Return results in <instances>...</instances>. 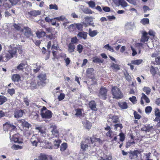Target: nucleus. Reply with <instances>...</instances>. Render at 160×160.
I'll return each mask as SVG.
<instances>
[{
	"instance_id": "20e7f679",
	"label": "nucleus",
	"mask_w": 160,
	"mask_h": 160,
	"mask_svg": "<svg viewBox=\"0 0 160 160\" xmlns=\"http://www.w3.org/2000/svg\"><path fill=\"white\" fill-rule=\"evenodd\" d=\"M38 79L37 84L39 87L41 88L45 86L46 82V76L45 74L42 73L38 75L37 77Z\"/></svg>"
},
{
	"instance_id": "6e6d98bb",
	"label": "nucleus",
	"mask_w": 160,
	"mask_h": 160,
	"mask_svg": "<svg viewBox=\"0 0 160 160\" xmlns=\"http://www.w3.org/2000/svg\"><path fill=\"white\" fill-rule=\"evenodd\" d=\"M152 110V108L151 106H147L145 108V111L146 113H150Z\"/></svg>"
},
{
	"instance_id": "4be33fe9",
	"label": "nucleus",
	"mask_w": 160,
	"mask_h": 160,
	"mask_svg": "<svg viewBox=\"0 0 160 160\" xmlns=\"http://www.w3.org/2000/svg\"><path fill=\"white\" fill-rule=\"evenodd\" d=\"M98 33L97 30L92 31L91 28H89L88 30L89 35L91 37H93L96 36Z\"/></svg>"
},
{
	"instance_id": "13d9d810",
	"label": "nucleus",
	"mask_w": 160,
	"mask_h": 160,
	"mask_svg": "<svg viewBox=\"0 0 160 160\" xmlns=\"http://www.w3.org/2000/svg\"><path fill=\"white\" fill-rule=\"evenodd\" d=\"M53 44L52 46V49H57V42L56 40L52 41Z\"/></svg>"
},
{
	"instance_id": "5701e85b",
	"label": "nucleus",
	"mask_w": 160,
	"mask_h": 160,
	"mask_svg": "<svg viewBox=\"0 0 160 160\" xmlns=\"http://www.w3.org/2000/svg\"><path fill=\"white\" fill-rule=\"evenodd\" d=\"M134 27L133 23L128 22L125 25V28L127 30H132Z\"/></svg>"
},
{
	"instance_id": "7c9ffc66",
	"label": "nucleus",
	"mask_w": 160,
	"mask_h": 160,
	"mask_svg": "<svg viewBox=\"0 0 160 160\" xmlns=\"http://www.w3.org/2000/svg\"><path fill=\"white\" fill-rule=\"evenodd\" d=\"M143 61L142 59H137L136 60H132L131 61V63L136 65H139L141 64Z\"/></svg>"
},
{
	"instance_id": "bf43d9fd",
	"label": "nucleus",
	"mask_w": 160,
	"mask_h": 160,
	"mask_svg": "<svg viewBox=\"0 0 160 160\" xmlns=\"http://www.w3.org/2000/svg\"><path fill=\"white\" fill-rule=\"evenodd\" d=\"M8 0L7 1V2H5L4 4V5L6 8H10L13 6L12 3H10L9 2H8Z\"/></svg>"
},
{
	"instance_id": "412c9836",
	"label": "nucleus",
	"mask_w": 160,
	"mask_h": 160,
	"mask_svg": "<svg viewBox=\"0 0 160 160\" xmlns=\"http://www.w3.org/2000/svg\"><path fill=\"white\" fill-rule=\"evenodd\" d=\"M39 158V160H52L51 156L47 158L46 155L42 154H40Z\"/></svg>"
},
{
	"instance_id": "9d476101",
	"label": "nucleus",
	"mask_w": 160,
	"mask_h": 160,
	"mask_svg": "<svg viewBox=\"0 0 160 160\" xmlns=\"http://www.w3.org/2000/svg\"><path fill=\"white\" fill-rule=\"evenodd\" d=\"M130 159H134L137 158L138 157V154H139V151L138 150H135L134 151H130L128 152Z\"/></svg>"
},
{
	"instance_id": "f03ea898",
	"label": "nucleus",
	"mask_w": 160,
	"mask_h": 160,
	"mask_svg": "<svg viewBox=\"0 0 160 160\" xmlns=\"http://www.w3.org/2000/svg\"><path fill=\"white\" fill-rule=\"evenodd\" d=\"M20 122L22 126L25 131L24 132L23 134L27 138H28L31 135L30 131L32 128L31 125L24 119L21 120Z\"/></svg>"
},
{
	"instance_id": "0e129e2a",
	"label": "nucleus",
	"mask_w": 160,
	"mask_h": 160,
	"mask_svg": "<svg viewBox=\"0 0 160 160\" xmlns=\"http://www.w3.org/2000/svg\"><path fill=\"white\" fill-rule=\"evenodd\" d=\"M101 158L102 159L101 160H112V157L111 155L106 156V157L105 158L104 157H101Z\"/></svg>"
},
{
	"instance_id": "603ef678",
	"label": "nucleus",
	"mask_w": 160,
	"mask_h": 160,
	"mask_svg": "<svg viewBox=\"0 0 160 160\" xmlns=\"http://www.w3.org/2000/svg\"><path fill=\"white\" fill-rule=\"evenodd\" d=\"M77 51L80 53L82 52L83 49V47L81 44H79L77 46Z\"/></svg>"
},
{
	"instance_id": "c85d7f7f",
	"label": "nucleus",
	"mask_w": 160,
	"mask_h": 160,
	"mask_svg": "<svg viewBox=\"0 0 160 160\" xmlns=\"http://www.w3.org/2000/svg\"><path fill=\"white\" fill-rule=\"evenodd\" d=\"M36 34L38 38H40L45 36L46 33L43 31H38L36 32Z\"/></svg>"
},
{
	"instance_id": "1a4fd4ad",
	"label": "nucleus",
	"mask_w": 160,
	"mask_h": 160,
	"mask_svg": "<svg viewBox=\"0 0 160 160\" xmlns=\"http://www.w3.org/2000/svg\"><path fill=\"white\" fill-rule=\"evenodd\" d=\"M107 89L105 88H101L100 90L99 97L103 100L106 99L107 98Z\"/></svg>"
},
{
	"instance_id": "774afa93",
	"label": "nucleus",
	"mask_w": 160,
	"mask_h": 160,
	"mask_svg": "<svg viewBox=\"0 0 160 160\" xmlns=\"http://www.w3.org/2000/svg\"><path fill=\"white\" fill-rule=\"evenodd\" d=\"M155 115L156 116L160 118V112L159 109L158 108L155 109Z\"/></svg>"
},
{
	"instance_id": "338daca9",
	"label": "nucleus",
	"mask_w": 160,
	"mask_h": 160,
	"mask_svg": "<svg viewBox=\"0 0 160 160\" xmlns=\"http://www.w3.org/2000/svg\"><path fill=\"white\" fill-rule=\"evenodd\" d=\"M120 137V140L121 142H123L125 139V136L124 134L122 132L119 134Z\"/></svg>"
},
{
	"instance_id": "5fc2aeb1",
	"label": "nucleus",
	"mask_w": 160,
	"mask_h": 160,
	"mask_svg": "<svg viewBox=\"0 0 160 160\" xmlns=\"http://www.w3.org/2000/svg\"><path fill=\"white\" fill-rule=\"evenodd\" d=\"M7 92L11 96H12L15 93V91L14 88H8L7 90Z\"/></svg>"
},
{
	"instance_id": "423d86ee",
	"label": "nucleus",
	"mask_w": 160,
	"mask_h": 160,
	"mask_svg": "<svg viewBox=\"0 0 160 160\" xmlns=\"http://www.w3.org/2000/svg\"><path fill=\"white\" fill-rule=\"evenodd\" d=\"M113 98L116 99H121L123 97V95L120 89L117 87H113L112 89Z\"/></svg>"
},
{
	"instance_id": "58836bf2",
	"label": "nucleus",
	"mask_w": 160,
	"mask_h": 160,
	"mask_svg": "<svg viewBox=\"0 0 160 160\" xmlns=\"http://www.w3.org/2000/svg\"><path fill=\"white\" fill-rule=\"evenodd\" d=\"M142 90L143 91L145 92L148 95L150 94L151 91V88L148 87H144L143 88Z\"/></svg>"
},
{
	"instance_id": "4d7b16f0",
	"label": "nucleus",
	"mask_w": 160,
	"mask_h": 160,
	"mask_svg": "<svg viewBox=\"0 0 160 160\" xmlns=\"http://www.w3.org/2000/svg\"><path fill=\"white\" fill-rule=\"evenodd\" d=\"M12 148L15 150L21 149L22 148V147L19 145L14 144L12 147Z\"/></svg>"
},
{
	"instance_id": "864d4df0",
	"label": "nucleus",
	"mask_w": 160,
	"mask_h": 160,
	"mask_svg": "<svg viewBox=\"0 0 160 160\" xmlns=\"http://www.w3.org/2000/svg\"><path fill=\"white\" fill-rule=\"evenodd\" d=\"M20 0H9L8 1V2L12 3V6L16 5L20 1Z\"/></svg>"
},
{
	"instance_id": "de8ad7c7",
	"label": "nucleus",
	"mask_w": 160,
	"mask_h": 160,
	"mask_svg": "<svg viewBox=\"0 0 160 160\" xmlns=\"http://www.w3.org/2000/svg\"><path fill=\"white\" fill-rule=\"evenodd\" d=\"M49 8L51 10H58V6L55 4H50L49 6Z\"/></svg>"
},
{
	"instance_id": "f8f14e48",
	"label": "nucleus",
	"mask_w": 160,
	"mask_h": 160,
	"mask_svg": "<svg viewBox=\"0 0 160 160\" xmlns=\"http://www.w3.org/2000/svg\"><path fill=\"white\" fill-rule=\"evenodd\" d=\"M53 145L52 146H50V147H48L49 148L52 149L58 148L60 145V144L61 142L60 140L58 139L57 138L56 139H53Z\"/></svg>"
},
{
	"instance_id": "bb28decb",
	"label": "nucleus",
	"mask_w": 160,
	"mask_h": 160,
	"mask_svg": "<svg viewBox=\"0 0 160 160\" xmlns=\"http://www.w3.org/2000/svg\"><path fill=\"white\" fill-rule=\"evenodd\" d=\"M30 87L31 88L32 90H34L36 89L37 88V85L36 83V82L34 80H32L30 83Z\"/></svg>"
},
{
	"instance_id": "6ab92c4d",
	"label": "nucleus",
	"mask_w": 160,
	"mask_h": 160,
	"mask_svg": "<svg viewBox=\"0 0 160 160\" xmlns=\"http://www.w3.org/2000/svg\"><path fill=\"white\" fill-rule=\"evenodd\" d=\"M89 106L90 108L93 111H96L97 108L96 106V104L95 102L94 101H92L90 102L89 103Z\"/></svg>"
},
{
	"instance_id": "c756f323",
	"label": "nucleus",
	"mask_w": 160,
	"mask_h": 160,
	"mask_svg": "<svg viewBox=\"0 0 160 160\" xmlns=\"http://www.w3.org/2000/svg\"><path fill=\"white\" fill-rule=\"evenodd\" d=\"M75 46L73 43H70L68 45V52L69 53L73 52L74 51Z\"/></svg>"
},
{
	"instance_id": "4468645a",
	"label": "nucleus",
	"mask_w": 160,
	"mask_h": 160,
	"mask_svg": "<svg viewBox=\"0 0 160 160\" xmlns=\"http://www.w3.org/2000/svg\"><path fill=\"white\" fill-rule=\"evenodd\" d=\"M23 31L24 30V35L28 38H30L32 36L33 34L31 31V29L28 27H24L23 28Z\"/></svg>"
},
{
	"instance_id": "dca6fc26",
	"label": "nucleus",
	"mask_w": 160,
	"mask_h": 160,
	"mask_svg": "<svg viewBox=\"0 0 160 160\" xmlns=\"http://www.w3.org/2000/svg\"><path fill=\"white\" fill-rule=\"evenodd\" d=\"M82 123L83 125V127L86 129H90L91 127V123L88 120L86 119H84L82 121Z\"/></svg>"
},
{
	"instance_id": "cd10ccee",
	"label": "nucleus",
	"mask_w": 160,
	"mask_h": 160,
	"mask_svg": "<svg viewBox=\"0 0 160 160\" xmlns=\"http://www.w3.org/2000/svg\"><path fill=\"white\" fill-rule=\"evenodd\" d=\"M118 104L122 109H126L128 108V105L126 102H119L118 103Z\"/></svg>"
},
{
	"instance_id": "72a5a7b5",
	"label": "nucleus",
	"mask_w": 160,
	"mask_h": 160,
	"mask_svg": "<svg viewBox=\"0 0 160 160\" xmlns=\"http://www.w3.org/2000/svg\"><path fill=\"white\" fill-rule=\"evenodd\" d=\"M142 96L141 98L142 99H144L146 103H148L150 102V100L148 97L143 93H142Z\"/></svg>"
},
{
	"instance_id": "a211bd4d",
	"label": "nucleus",
	"mask_w": 160,
	"mask_h": 160,
	"mask_svg": "<svg viewBox=\"0 0 160 160\" xmlns=\"http://www.w3.org/2000/svg\"><path fill=\"white\" fill-rule=\"evenodd\" d=\"M148 33L146 32H144L142 33V36L141 40V42H145L148 41L149 37L148 36Z\"/></svg>"
},
{
	"instance_id": "052dcab7",
	"label": "nucleus",
	"mask_w": 160,
	"mask_h": 160,
	"mask_svg": "<svg viewBox=\"0 0 160 160\" xmlns=\"http://www.w3.org/2000/svg\"><path fill=\"white\" fill-rule=\"evenodd\" d=\"M129 100L133 104H135L136 103L137 99L135 96H133L132 97L129 98Z\"/></svg>"
},
{
	"instance_id": "c03bdc74",
	"label": "nucleus",
	"mask_w": 160,
	"mask_h": 160,
	"mask_svg": "<svg viewBox=\"0 0 160 160\" xmlns=\"http://www.w3.org/2000/svg\"><path fill=\"white\" fill-rule=\"evenodd\" d=\"M76 113L75 115L78 117H79L82 116V113L81 111V109L80 108H78L75 110Z\"/></svg>"
},
{
	"instance_id": "49530a36",
	"label": "nucleus",
	"mask_w": 160,
	"mask_h": 160,
	"mask_svg": "<svg viewBox=\"0 0 160 160\" xmlns=\"http://www.w3.org/2000/svg\"><path fill=\"white\" fill-rule=\"evenodd\" d=\"M87 3L88 4L89 7L92 8H94L95 6V3L93 1H90Z\"/></svg>"
},
{
	"instance_id": "69168bd1",
	"label": "nucleus",
	"mask_w": 160,
	"mask_h": 160,
	"mask_svg": "<svg viewBox=\"0 0 160 160\" xmlns=\"http://www.w3.org/2000/svg\"><path fill=\"white\" fill-rule=\"evenodd\" d=\"M134 115L135 119H139L141 118V116L138 114L136 111H135L134 112Z\"/></svg>"
},
{
	"instance_id": "473e14b6",
	"label": "nucleus",
	"mask_w": 160,
	"mask_h": 160,
	"mask_svg": "<svg viewBox=\"0 0 160 160\" xmlns=\"http://www.w3.org/2000/svg\"><path fill=\"white\" fill-rule=\"evenodd\" d=\"M114 130H120L123 128L122 125L121 123H117L113 125Z\"/></svg>"
},
{
	"instance_id": "393cba45",
	"label": "nucleus",
	"mask_w": 160,
	"mask_h": 160,
	"mask_svg": "<svg viewBox=\"0 0 160 160\" xmlns=\"http://www.w3.org/2000/svg\"><path fill=\"white\" fill-rule=\"evenodd\" d=\"M158 68H155L153 66H151L150 69V72L152 75L154 76L157 72V70H158Z\"/></svg>"
},
{
	"instance_id": "ea45409f",
	"label": "nucleus",
	"mask_w": 160,
	"mask_h": 160,
	"mask_svg": "<svg viewBox=\"0 0 160 160\" xmlns=\"http://www.w3.org/2000/svg\"><path fill=\"white\" fill-rule=\"evenodd\" d=\"M121 5L122 7H126L128 5L127 3L124 0H120L119 4V6Z\"/></svg>"
},
{
	"instance_id": "2f4dec72",
	"label": "nucleus",
	"mask_w": 160,
	"mask_h": 160,
	"mask_svg": "<svg viewBox=\"0 0 160 160\" xmlns=\"http://www.w3.org/2000/svg\"><path fill=\"white\" fill-rule=\"evenodd\" d=\"M14 28L17 31H19L21 32H23V29L20 26V24H15L13 25Z\"/></svg>"
},
{
	"instance_id": "aec40b11",
	"label": "nucleus",
	"mask_w": 160,
	"mask_h": 160,
	"mask_svg": "<svg viewBox=\"0 0 160 160\" xmlns=\"http://www.w3.org/2000/svg\"><path fill=\"white\" fill-rule=\"evenodd\" d=\"M88 35V33L84 32H79L77 35V36L86 39L87 38Z\"/></svg>"
},
{
	"instance_id": "f257e3e1",
	"label": "nucleus",
	"mask_w": 160,
	"mask_h": 160,
	"mask_svg": "<svg viewBox=\"0 0 160 160\" xmlns=\"http://www.w3.org/2000/svg\"><path fill=\"white\" fill-rule=\"evenodd\" d=\"M95 142H98L99 143H102V142L99 138L88 137L85 138L80 142L81 148L84 152L90 150L95 145Z\"/></svg>"
},
{
	"instance_id": "680f3d73",
	"label": "nucleus",
	"mask_w": 160,
	"mask_h": 160,
	"mask_svg": "<svg viewBox=\"0 0 160 160\" xmlns=\"http://www.w3.org/2000/svg\"><path fill=\"white\" fill-rule=\"evenodd\" d=\"M85 19L87 21L91 22L93 21L94 18L92 17H85Z\"/></svg>"
},
{
	"instance_id": "ddd939ff",
	"label": "nucleus",
	"mask_w": 160,
	"mask_h": 160,
	"mask_svg": "<svg viewBox=\"0 0 160 160\" xmlns=\"http://www.w3.org/2000/svg\"><path fill=\"white\" fill-rule=\"evenodd\" d=\"M3 129L4 131L8 130V129H14L16 128V127L13 125L11 124L9 122H7L3 124Z\"/></svg>"
},
{
	"instance_id": "f3484780",
	"label": "nucleus",
	"mask_w": 160,
	"mask_h": 160,
	"mask_svg": "<svg viewBox=\"0 0 160 160\" xmlns=\"http://www.w3.org/2000/svg\"><path fill=\"white\" fill-rule=\"evenodd\" d=\"M24 113L22 110L20 109L17 110L14 113V117L16 118H19L22 116Z\"/></svg>"
},
{
	"instance_id": "a18cd8bd",
	"label": "nucleus",
	"mask_w": 160,
	"mask_h": 160,
	"mask_svg": "<svg viewBox=\"0 0 160 160\" xmlns=\"http://www.w3.org/2000/svg\"><path fill=\"white\" fill-rule=\"evenodd\" d=\"M75 28H76L78 30L80 31L82 30L83 25L80 23H76Z\"/></svg>"
},
{
	"instance_id": "4c0bfd02",
	"label": "nucleus",
	"mask_w": 160,
	"mask_h": 160,
	"mask_svg": "<svg viewBox=\"0 0 160 160\" xmlns=\"http://www.w3.org/2000/svg\"><path fill=\"white\" fill-rule=\"evenodd\" d=\"M110 67L113 69H115L116 70H119L120 69L119 66L116 64H115L114 63H112L111 64Z\"/></svg>"
},
{
	"instance_id": "37998d69",
	"label": "nucleus",
	"mask_w": 160,
	"mask_h": 160,
	"mask_svg": "<svg viewBox=\"0 0 160 160\" xmlns=\"http://www.w3.org/2000/svg\"><path fill=\"white\" fill-rule=\"evenodd\" d=\"M11 139L14 142H17L18 143H21L22 142L18 140V138L17 137L16 135H14Z\"/></svg>"
},
{
	"instance_id": "79ce46f5",
	"label": "nucleus",
	"mask_w": 160,
	"mask_h": 160,
	"mask_svg": "<svg viewBox=\"0 0 160 160\" xmlns=\"http://www.w3.org/2000/svg\"><path fill=\"white\" fill-rule=\"evenodd\" d=\"M7 98L3 96H0V105L2 104L7 101Z\"/></svg>"
},
{
	"instance_id": "2eb2a0df",
	"label": "nucleus",
	"mask_w": 160,
	"mask_h": 160,
	"mask_svg": "<svg viewBox=\"0 0 160 160\" xmlns=\"http://www.w3.org/2000/svg\"><path fill=\"white\" fill-rule=\"evenodd\" d=\"M41 14V11L40 10H32L28 12V14L31 17H37Z\"/></svg>"
},
{
	"instance_id": "e433bc0d",
	"label": "nucleus",
	"mask_w": 160,
	"mask_h": 160,
	"mask_svg": "<svg viewBox=\"0 0 160 160\" xmlns=\"http://www.w3.org/2000/svg\"><path fill=\"white\" fill-rule=\"evenodd\" d=\"M67 148V145L66 143H62L60 147V151L62 152H64Z\"/></svg>"
},
{
	"instance_id": "0eeeda50",
	"label": "nucleus",
	"mask_w": 160,
	"mask_h": 160,
	"mask_svg": "<svg viewBox=\"0 0 160 160\" xmlns=\"http://www.w3.org/2000/svg\"><path fill=\"white\" fill-rule=\"evenodd\" d=\"M46 141L45 139L43 138L37 137L36 136L34 135L32 136L31 139V142L33 146H37L38 142L40 143H42Z\"/></svg>"
},
{
	"instance_id": "c9c22d12",
	"label": "nucleus",
	"mask_w": 160,
	"mask_h": 160,
	"mask_svg": "<svg viewBox=\"0 0 160 160\" xmlns=\"http://www.w3.org/2000/svg\"><path fill=\"white\" fill-rule=\"evenodd\" d=\"M26 65L25 63H21L17 67V69L19 70H22Z\"/></svg>"
},
{
	"instance_id": "e2e57ef3",
	"label": "nucleus",
	"mask_w": 160,
	"mask_h": 160,
	"mask_svg": "<svg viewBox=\"0 0 160 160\" xmlns=\"http://www.w3.org/2000/svg\"><path fill=\"white\" fill-rule=\"evenodd\" d=\"M145 128L146 132H149L153 129V126L149 124L145 126Z\"/></svg>"
},
{
	"instance_id": "f704fd0d",
	"label": "nucleus",
	"mask_w": 160,
	"mask_h": 160,
	"mask_svg": "<svg viewBox=\"0 0 160 160\" xmlns=\"http://www.w3.org/2000/svg\"><path fill=\"white\" fill-rule=\"evenodd\" d=\"M149 20L148 18H143L140 21V23L143 25H146L149 24Z\"/></svg>"
},
{
	"instance_id": "7ed1b4c3",
	"label": "nucleus",
	"mask_w": 160,
	"mask_h": 160,
	"mask_svg": "<svg viewBox=\"0 0 160 160\" xmlns=\"http://www.w3.org/2000/svg\"><path fill=\"white\" fill-rule=\"evenodd\" d=\"M17 48L15 47H12L10 46L8 51L6 53L5 57L8 59H9L14 57H17Z\"/></svg>"
},
{
	"instance_id": "a19ab883",
	"label": "nucleus",
	"mask_w": 160,
	"mask_h": 160,
	"mask_svg": "<svg viewBox=\"0 0 160 160\" xmlns=\"http://www.w3.org/2000/svg\"><path fill=\"white\" fill-rule=\"evenodd\" d=\"M93 62L95 63H102L103 60H102L98 57H94L93 58Z\"/></svg>"
},
{
	"instance_id": "39448f33",
	"label": "nucleus",
	"mask_w": 160,
	"mask_h": 160,
	"mask_svg": "<svg viewBox=\"0 0 160 160\" xmlns=\"http://www.w3.org/2000/svg\"><path fill=\"white\" fill-rule=\"evenodd\" d=\"M40 112L42 118H50L52 117V112L48 110L45 107H43L41 109Z\"/></svg>"
},
{
	"instance_id": "8fccbe9b",
	"label": "nucleus",
	"mask_w": 160,
	"mask_h": 160,
	"mask_svg": "<svg viewBox=\"0 0 160 160\" xmlns=\"http://www.w3.org/2000/svg\"><path fill=\"white\" fill-rule=\"evenodd\" d=\"M119 118L118 116H113L112 118V122L114 123L119 122Z\"/></svg>"
},
{
	"instance_id": "b1692460",
	"label": "nucleus",
	"mask_w": 160,
	"mask_h": 160,
	"mask_svg": "<svg viewBox=\"0 0 160 160\" xmlns=\"http://www.w3.org/2000/svg\"><path fill=\"white\" fill-rule=\"evenodd\" d=\"M82 6L83 8H81V10L84 13L87 14L92 13L93 12V11L89 8H83L84 6Z\"/></svg>"
},
{
	"instance_id": "09e8293b",
	"label": "nucleus",
	"mask_w": 160,
	"mask_h": 160,
	"mask_svg": "<svg viewBox=\"0 0 160 160\" xmlns=\"http://www.w3.org/2000/svg\"><path fill=\"white\" fill-rule=\"evenodd\" d=\"M104 48L106 49H107L112 52H113L114 50L113 49V48L111 46H110L109 44H107L104 46Z\"/></svg>"
},
{
	"instance_id": "6e6552de",
	"label": "nucleus",
	"mask_w": 160,
	"mask_h": 160,
	"mask_svg": "<svg viewBox=\"0 0 160 160\" xmlns=\"http://www.w3.org/2000/svg\"><path fill=\"white\" fill-rule=\"evenodd\" d=\"M50 134L52 138H57L59 136L58 131L57 130V127L55 125L52 126L50 128Z\"/></svg>"
},
{
	"instance_id": "3c124183",
	"label": "nucleus",
	"mask_w": 160,
	"mask_h": 160,
	"mask_svg": "<svg viewBox=\"0 0 160 160\" xmlns=\"http://www.w3.org/2000/svg\"><path fill=\"white\" fill-rule=\"evenodd\" d=\"M46 37L50 40H53V41L56 38L55 35L52 34L51 33L50 34L47 35Z\"/></svg>"
},
{
	"instance_id": "a878e982",
	"label": "nucleus",
	"mask_w": 160,
	"mask_h": 160,
	"mask_svg": "<svg viewBox=\"0 0 160 160\" xmlns=\"http://www.w3.org/2000/svg\"><path fill=\"white\" fill-rule=\"evenodd\" d=\"M12 79L14 82H18L20 80V77L18 74H14L12 77Z\"/></svg>"
},
{
	"instance_id": "9b49d317",
	"label": "nucleus",
	"mask_w": 160,
	"mask_h": 160,
	"mask_svg": "<svg viewBox=\"0 0 160 160\" xmlns=\"http://www.w3.org/2000/svg\"><path fill=\"white\" fill-rule=\"evenodd\" d=\"M35 129L37 130L38 132V135H41L44 139H45V138L46 136V134L45 130L42 129L41 127H36Z\"/></svg>"
}]
</instances>
